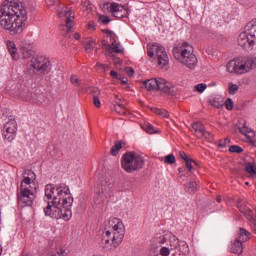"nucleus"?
Masks as SVG:
<instances>
[{
    "instance_id": "nucleus-1",
    "label": "nucleus",
    "mask_w": 256,
    "mask_h": 256,
    "mask_svg": "<svg viewBox=\"0 0 256 256\" xmlns=\"http://www.w3.org/2000/svg\"><path fill=\"white\" fill-rule=\"evenodd\" d=\"M44 199L48 201L46 206H44V214L46 217H51V219H63L64 221H69L71 217H73V212L71 211L73 198L71 197L69 187L65 186V184L59 186L47 184L45 186ZM50 199H52V202H49Z\"/></svg>"
},
{
    "instance_id": "nucleus-2",
    "label": "nucleus",
    "mask_w": 256,
    "mask_h": 256,
    "mask_svg": "<svg viewBox=\"0 0 256 256\" xmlns=\"http://www.w3.org/2000/svg\"><path fill=\"white\" fill-rule=\"evenodd\" d=\"M27 21V9L19 0H6L0 8V25L11 35L23 33V25Z\"/></svg>"
},
{
    "instance_id": "nucleus-3",
    "label": "nucleus",
    "mask_w": 256,
    "mask_h": 256,
    "mask_svg": "<svg viewBox=\"0 0 256 256\" xmlns=\"http://www.w3.org/2000/svg\"><path fill=\"white\" fill-rule=\"evenodd\" d=\"M125 238V224L119 218H110L100 239L103 249H117Z\"/></svg>"
},
{
    "instance_id": "nucleus-4",
    "label": "nucleus",
    "mask_w": 256,
    "mask_h": 256,
    "mask_svg": "<svg viewBox=\"0 0 256 256\" xmlns=\"http://www.w3.org/2000/svg\"><path fill=\"white\" fill-rule=\"evenodd\" d=\"M20 189L17 193L18 204L21 207H31L37 193V175L32 170H24L22 174Z\"/></svg>"
},
{
    "instance_id": "nucleus-5",
    "label": "nucleus",
    "mask_w": 256,
    "mask_h": 256,
    "mask_svg": "<svg viewBox=\"0 0 256 256\" xmlns=\"http://www.w3.org/2000/svg\"><path fill=\"white\" fill-rule=\"evenodd\" d=\"M173 56L176 61L185 65L188 69H195L197 67V56L193 53V46L184 42L173 48Z\"/></svg>"
},
{
    "instance_id": "nucleus-6",
    "label": "nucleus",
    "mask_w": 256,
    "mask_h": 256,
    "mask_svg": "<svg viewBox=\"0 0 256 256\" xmlns=\"http://www.w3.org/2000/svg\"><path fill=\"white\" fill-rule=\"evenodd\" d=\"M226 68L228 73L245 75V73H249L251 69L256 68V58H234L227 63Z\"/></svg>"
},
{
    "instance_id": "nucleus-7",
    "label": "nucleus",
    "mask_w": 256,
    "mask_h": 256,
    "mask_svg": "<svg viewBox=\"0 0 256 256\" xmlns=\"http://www.w3.org/2000/svg\"><path fill=\"white\" fill-rule=\"evenodd\" d=\"M238 45L242 49L256 51V18L248 22L245 31L239 34Z\"/></svg>"
},
{
    "instance_id": "nucleus-8",
    "label": "nucleus",
    "mask_w": 256,
    "mask_h": 256,
    "mask_svg": "<svg viewBox=\"0 0 256 256\" xmlns=\"http://www.w3.org/2000/svg\"><path fill=\"white\" fill-rule=\"evenodd\" d=\"M121 165L126 173H135L145 167V158L135 152H126L122 156Z\"/></svg>"
},
{
    "instance_id": "nucleus-9",
    "label": "nucleus",
    "mask_w": 256,
    "mask_h": 256,
    "mask_svg": "<svg viewBox=\"0 0 256 256\" xmlns=\"http://www.w3.org/2000/svg\"><path fill=\"white\" fill-rule=\"evenodd\" d=\"M147 54L148 57H155L159 67L169 65V55H167V51L162 45L152 44L148 46Z\"/></svg>"
},
{
    "instance_id": "nucleus-10",
    "label": "nucleus",
    "mask_w": 256,
    "mask_h": 256,
    "mask_svg": "<svg viewBox=\"0 0 256 256\" xmlns=\"http://www.w3.org/2000/svg\"><path fill=\"white\" fill-rule=\"evenodd\" d=\"M102 9L106 13H111V15L117 19H123L129 15L127 8L117 2H105L102 5Z\"/></svg>"
},
{
    "instance_id": "nucleus-11",
    "label": "nucleus",
    "mask_w": 256,
    "mask_h": 256,
    "mask_svg": "<svg viewBox=\"0 0 256 256\" xmlns=\"http://www.w3.org/2000/svg\"><path fill=\"white\" fill-rule=\"evenodd\" d=\"M30 65L33 69L39 71V73H47L51 69V60L46 56H36L31 59Z\"/></svg>"
},
{
    "instance_id": "nucleus-12",
    "label": "nucleus",
    "mask_w": 256,
    "mask_h": 256,
    "mask_svg": "<svg viewBox=\"0 0 256 256\" xmlns=\"http://www.w3.org/2000/svg\"><path fill=\"white\" fill-rule=\"evenodd\" d=\"M2 137L11 143L17 137V121L15 118H11L3 127Z\"/></svg>"
},
{
    "instance_id": "nucleus-13",
    "label": "nucleus",
    "mask_w": 256,
    "mask_h": 256,
    "mask_svg": "<svg viewBox=\"0 0 256 256\" xmlns=\"http://www.w3.org/2000/svg\"><path fill=\"white\" fill-rule=\"evenodd\" d=\"M156 91H161L162 93H165V95H170L171 97L177 95V88L175 85L163 78H158V86Z\"/></svg>"
},
{
    "instance_id": "nucleus-14",
    "label": "nucleus",
    "mask_w": 256,
    "mask_h": 256,
    "mask_svg": "<svg viewBox=\"0 0 256 256\" xmlns=\"http://www.w3.org/2000/svg\"><path fill=\"white\" fill-rule=\"evenodd\" d=\"M65 17V25L67 31L62 32L63 37H67V33H71L73 31V21L75 20V15L71 10H64L63 12H58V17Z\"/></svg>"
},
{
    "instance_id": "nucleus-15",
    "label": "nucleus",
    "mask_w": 256,
    "mask_h": 256,
    "mask_svg": "<svg viewBox=\"0 0 256 256\" xmlns=\"http://www.w3.org/2000/svg\"><path fill=\"white\" fill-rule=\"evenodd\" d=\"M20 97L23 99V101H30L31 103H37L40 105H43L45 102L43 98H41L43 95L33 93L27 88L20 91Z\"/></svg>"
},
{
    "instance_id": "nucleus-16",
    "label": "nucleus",
    "mask_w": 256,
    "mask_h": 256,
    "mask_svg": "<svg viewBox=\"0 0 256 256\" xmlns=\"http://www.w3.org/2000/svg\"><path fill=\"white\" fill-rule=\"evenodd\" d=\"M95 193L100 199H107L111 195V182H98Z\"/></svg>"
},
{
    "instance_id": "nucleus-17",
    "label": "nucleus",
    "mask_w": 256,
    "mask_h": 256,
    "mask_svg": "<svg viewBox=\"0 0 256 256\" xmlns=\"http://www.w3.org/2000/svg\"><path fill=\"white\" fill-rule=\"evenodd\" d=\"M181 244L183 245V247H188L185 241H179V238H177V236L169 234L168 245L171 247L172 251L180 249Z\"/></svg>"
},
{
    "instance_id": "nucleus-18",
    "label": "nucleus",
    "mask_w": 256,
    "mask_h": 256,
    "mask_svg": "<svg viewBox=\"0 0 256 256\" xmlns=\"http://www.w3.org/2000/svg\"><path fill=\"white\" fill-rule=\"evenodd\" d=\"M191 128V131H194V135L197 139H203V133L205 131V125H203V123L194 122L191 124Z\"/></svg>"
},
{
    "instance_id": "nucleus-19",
    "label": "nucleus",
    "mask_w": 256,
    "mask_h": 256,
    "mask_svg": "<svg viewBox=\"0 0 256 256\" xmlns=\"http://www.w3.org/2000/svg\"><path fill=\"white\" fill-rule=\"evenodd\" d=\"M159 78H151L149 80H145L143 85L147 91H157Z\"/></svg>"
},
{
    "instance_id": "nucleus-20",
    "label": "nucleus",
    "mask_w": 256,
    "mask_h": 256,
    "mask_svg": "<svg viewBox=\"0 0 256 256\" xmlns=\"http://www.w3.org/2000/svg\"><path fill=\"white\" fill-rule=\"evenodd\" d=\"M231 251L232 253L241 255V253H243V242H241V240L239 239H236L235 241H233L231 245Z\"/></svg>"
},
{
    "instance_id": "nucleus-21",
    "label": "nucleus",
    "mask_w": 256,
    "mask_h": 256,
    "mask_svg": "<svg viewBox=\"0 0 256 256\" xmlns=\"http://www.w3.org/2000/svg\"><path fill=\"white\" fill-rule=\"evenodd\" d=\"M238 235H239L238 240L241 241V243L243 242L245 243L249 241V239H251V233L245 230V228H240Z\"/></svg>"
},
{
    "instance_id": "nucleus-22",
    "label": "nucleus",
    "mask_w": 256,
    "mask_h": 256,
    "mask_svg": "<svg viewBox=\"0 0 256 256\" xmlns=\"http://www.w3.org/2000/svg\"><path fill=\"white\" fill-rule=\"evenodd\" d=\"M109 48V55H113V53H123L124 49L121 46V43L112 42Z\"/></svg>"
},
{
    "instance_id": "nucleus-23",
    "label": "nucleus",
    "mask_w": 256,
    "mask_h": 256,
    "mask_svg": "<svg viewBox=\"0 0 256 256\" xmlns=\"http://www.w3.org/2000/svg\"><path fill=\"white\" fill-rule=\"evenodd\" d=\"M8 51L10 55H12V58L14 61H17L19 59V54H17V47H15V43L8 42L7 43Z\"/></svg>"
},
{
    "instance_id": "nucleus-24",
    "label": "nucleus",
    "mask_w": 256,
    "mask_h": 256,
    "mask_svg": "<svg viewBox=\"0 0 256 256\" xmlns=\"http://www.w3.org/2000/svg\"><path fill=\"white\" fill-rule=\"evenodd\" d=\"M123 145H125V143L115 142L114 146L110 150L111 155H113L114 157H116V155H119V151L123 149Z\"/></svg>"
},
{
    "instance_id": "nucleus-25",
    "label": "nucleus",
    "mask_w": 256,
    "mask_h": 256,
    "mask_svg": "<svg viewBox=\"0 0 256 256\" xmlns=\"http://www.w3.org/2000/svg\"><path fill=\"white\" fill-rule=\"evenodd\" d=\"M114 109L116 113H119V115H127V110H125V106L119 102H115Z\"/></svg>"
},
{
    "instance_id": "nucleus-26",
    "label": "nucleus",
    "mask_w": 256,
    "mask_h": 256,
    "mask_svg": "<svg viewBox=\"0 0 256 256\" xmlns=\"http://www.w3.org/2000/svg\"><path fill=\"white\" fill-rule=\"evenodd\" d=\"M243 215L246 217V219L249 220L250 223H255V213L250 208L246 209L244 211Z\"/></svg>"
},
{
    "instance_id": "nucleus-27",
    "label": "nucleus",
    "mask_w": 256,
    "mask_h": 256,
    "mask_svg": "<svg viewBox=\"0 0 256 256\" xmlns=\"http://www.w3.org/2000/svg\"><path fill=\"white\" fill-rule=\"evenodd\" d=\"M185 190L187 191V193H195L197 191V183L196 182L187 183Z\"/></svg>"
},
{
    "instance_id": "nucleus-28",
    "label": "nucleus",
    "mask_w": 256,
    "mask_h": 256,
    "mask_svg": "<svg viewBox=\"0 0 256 256\" xmlns=\"http://www.w3.org/2000/svg\"><path fill=\"white\" fill-rule=\"evenodd\" d=\"M176 161H177V159L175 158V155H173V154H169L164 157V163H166L167 165H175Z\"/></svg>"
},
{
    "instance_id": "nucleus-29",
    "label": "nucleus",
    "mask_w": 256,
    "mask_h": 256,
    "mask_svg": "<svg viewBox=\"0 0 256 256\" xmlns=\"http://www.w3.org/2000/svg\"><path fill=\"white\" fill-rule=\"evenodd\" d=\"M239 91V85L233 84V82H230L228 84V92L230 95H235Z\"/></svg>"
},
{
    "instance_id": "nucleus-30",
    "label": "nucleus",
    "mask_w": 256,
    "mask_h": 256,
    "mask_svg": "<svg viewBox=\"0 0 256 256\" xmlns=\"http://www.w3.org/2000/svg\"><path fill=\"white\" fill-rule=\"evenodd\" d=\"M239 131H240V133H242V135H245L246 139H248L249 135H251V133H253V131H251L246 125L239 127Z\"/></svg>"
},
{
    "instance_id": "nucleus-31",
    "label": "nucleus",
    "mask_w": 256,
    "mask_h": 256,
    "mask_svg": "<svg viewBox=\"0 0 256 256\" xmlns=\"http://www.w3.org/2000/svg\"><path fill=\"white\" fill-rule=\"evenodd\" d=\"M22 56L23 59H31V57H33V50L22 48Z\"/></svg>"
},
{
    "instance_id": "nucleus-32",
    "label": "nucleus",
    "mask_w": 256,
    "mask_h": 256,
    "mask_svg": "<svg viewBox=\"0 0 256 256\" xmlns=\"http://www.w3.org/2000/svg\"><path fill=\"white\" fill-rule=\"evenodd\" d=\"M156 115H159L160 117L168 118L169 117V112L166 109H155Z\"/></svg>"
},
{
    "instance_id": "nucleus-33",
    "label": "nucleus",
    "mask_w": 256,
    "mask_h": 256,
    "mask_svg": "<svg viewBox=\"0 0 256 256\" xmlns=\"http://www.w3.org/2000/svg\"><path fill=\"white\" fill-rule=\"evenodd\" d=\"M186 164V168L188 169V171H193V164L196 165V167L198 166L197 162L193 159V158H190V160H187L185 162Z\"/></svg>"
},
{
    "instance_id": "nucleus-34",
    "label": "nucleus",
    "mask_w": 256,
    "mask_h": 256,
    "mask_svg": "<svg viewBox=\"0 0 256 256\" xmlns=\"http://www.w3.org/2000/svg\"><path fill=\"white\" fill-rule=\"evenodd\" d=\"M143 129L146 133H150V135H153V133H155V127H153V125L149 123L144 124Z\"/></svg>"
},
{
    "instance_id": "nucleus-35",
    "label": "nucleus",
    "mask_w": 256,
    "mask_h": 256,
    "mask_svg": "<svg viewBox=\"0 0 256 256\" xmlns=\"http://www.w3.org/2000/svg\"><path fill=\"white\" fill-rule=\"evenodd\" d=\"M99 22L102 23V25H109V23H111V19L109 18V16L100 15Z\"/></svg>"
},
{
    "instance_id": "nucleus-36",
    "label": "nucleus",
    "mask_w": 256,
    "mask_h": 256,
    "mask_svg": "<svg viewBox=\"0 0 256 256\" xmlns=\"http://www.w3.org/2000/svg\"><path fill=\"white\" fill-rule=\"evenodd\" d=\"M245 169L249 173V175H256V169H255V166H253V164L251 163L246 164Z\"/></svg>"
},
{
    "instance_id": "nucleus-37",
    "label": "nucleus",
    "mask_w": 256,
    "mask_h": 256,
    "mask_svg": "<svg viewBox=\"0 0 256 256\" xmlns=\"http://www.w3.org/2000/svg\"><path fill=\"white\" fill-rule=\"evenodd\" d=\"M70 81L72 85H75V87H81V80L77 76H71Z\"/></svg>"
},
{
    "instance_id": "nucleus-38",
    "label": "nucleus",
    "mask_w": 256,
    "mask_h": 256,
    "mask_svg": "<svg viewBox=\"0 0 256 256\" xmlns=\"http://www.w3.org/2000/svg\"><path fill=\"white\" fill-rule=\"evenodd\" d=\"M229 151L230 153H243V149L241 148V146H237V145L230 146Z\"/></svg>"
},
{
    "instance_id": "nucleus-39",
    "label": "nucleus",
    "mask_w": 256,
    "mask_h": 256,
    "mask_svg": "<svg viewBox=\"0 0 256 256\" xmlns=\"http://www.w3.org/2000/svg\"><path fill=\"white\" fill-rule=\"evenodd\" d=\"M202 137H204V139H206L208 143H212L213 141V134H211V132H208L207 130H204Z\"/></svg>"
},
{
    "instance_id": "nucleus-40",
    "label": "nucleus",
    "mask_w": 256,
    "mask_h": 256,
    "mask_svg": "<svg viewBox=\"0 0 256 256\" xmlns=\"http://www.w3.org/2000/svg\"><path fill=\"white\" fill-rule=\"evenodd\" d=\"M178 172H179V179H181L182 177H187V175H189V173L187 172V168H185V166L178 168Z\"/></svg>"
},
{
    "instance_id": "nucleus-41",
    "label": "nucleus",
    "mask_w": 256,
    "mask_h": 256,
    "mask_svg": "<svg viewBox=\"0 0 256 256\" xmlns=\"http://www.w3.org/2000/svg\"><path fill=\"white\" fill-rule=\"evenodd\" d=\"M195 89L196 91H198V93H203V91L207 89V84H204V83L197 84L195 86Z\"/></svg>"
},
{
    "instance_id": "nucleus-42",
    "label": "nucleus",
    "mask_w": 256,
    "mask_h": 256,
    "mask_svg": "<svg viewBox=\"0 0 256 256\" xmlns=\"http://www.w3.org/2000/svg\"><path fill=\"white\" fill-rule=\"evenodd\" d=\"M85 49H86V51H91V50L95 49V42H94V40H89L86 43Z\"/></svg>"
},
{
    "instance_id": "nucleus-43",
    "label": "nucleus",
    "mask_w": 256,
    "mask_h": 256,
    "mask_svg": "<svg viewBox=\"0 0 256 256\" xmlns=\"http://www.w3.org/2000/svg\"><path fill=\"white\" fill-rule=\"evenodd\" d=\"M225 105L228 111H233V100L231 98L226 99Z\"/></svg>"
},
{
    "instance_id": "nucleus-44",
    "label": "nucleus",
    "mask_w": 256,
    "mask_h": 256,
    "mask_svg": "<svg viewBox=\"0 0 256 256\" xmlns=\"http://www.w3.org/2000/svg\"><path fill=\"white\" fill-rule=\"evenodd\" d=\"M167 241H169V234L162 235L158 238V243L161 245L167 243Z\"/></svg>"
},
{
    "instance_id": "nucleus-45",
    "label": "nucleus",
    "mask_w": 256,
    "mask_h": 256,
    "mask_svg": "<svg viewBox=\"0 0 256 256\" xmlns=\"http://www.w3.org/2000/svg\"><path fill=\"white\" fill-rule=\"evenodd\" d=\"M210 104L212 105V107H215L216 109H221V107H223V103L217 101L216 99L211 100Z\"/></svg>"
},
{
    "instance_id": "nucleus-46",
    "label": "nucleus",
    "mask_w": 256,
    "mask_h": 256,
    "mask_svg": "<svg viewBox=\"0 0 256 256\" xmlns=\"http://www.w3.org/2000/svg\"><path fill=\"white\" fill-rule=\"evenodd\" d=\"M251 135L248 136L247 141L248 143H250V145H252L253 147H256V141L253 140V137H255V132H250Z\"/></svg>"
},
{
    "instance_id": "nucleus-47",
    "label": "nucleus",
    "mask_w": 256,
    "mask_h": 256,
    "mask_svg": "<svg viewBox=\"0 0 256 256\" xmlns=\"http://www.w3.org/2000/svg\"><path fill=\"white\" fill-rule=\"evenodd\" d=\"M160 255H162V256H169V255H171V249H169L168 247H162L160 249Z\"/></svg>"
},
{
    "instance_id": "nucleus-48",
    "label": "nucleus",
    "mask_w": 256,
    "mask_h": 256,
    "mask_svg": "<svg viewBox=\"0 0 256 256\" xmlns=\"http://www.w3.org/2000/svg\"><path fill=\"white\" fill-rule=\"evenodd\" d=\"M229 143H231V140L229 138H225L224 140L219 141V147L223 149V147H227Z\"/></svg>"
},
{
    "instance_id": "nucleus-49",
    "label": "nucleus",
    "mask_w": 256,
    "mask_h": 256,
    "mask_svg": "<svg viewBox=\"0 0 256 256\" xmlns=\"http://www.w3.org/2000/svg\"><path fill=\"white\" fill-rule=\"evenodd\" d=\"M93 104L95 107H101V100L97 96H93Z\"/></svg>"
},
{
    "instance_id": "nucleus-50",
    "label": "nucleus",
    "mask_w": 256,
    "mask_h": 256,
    "mask_svg": "<svg viewBox=\"0 0 256 256\" xmlns=\"http://www.w3.org/2000/svg\"><path fill=\"white\" fill-rule=\"evenodd\" d=\"M179 155H180L181 159H183V161H185V162H187L191 159L187 156V154L184 151H180Z\"/></svg>"
},
{
    "instance_id": "nucleus-51",
    "label": "nucleus",
    "mask_w": 256,
    "mask_h": 256,
    "mask_svg": "<svg viewBox=\"0 0 256 256\" xmlns=\"http://www.w3.org/2000/svg\"><path fill=\"white\" fill-rule=\"evenodd\" d=\"M101 47H103L104 49H106V51L109 53V47H111V45L108 44L106 40H102V41H101Z\"/></svg>"
},
{
    "instance_id": "nucleus-52",
    "label": "nucleus",
    "mask_w": 256,
    "mask_h": 256,
    "mask_svg": "<svg viewBox=\"0 0 256 256\" xmlns=\"http://www.w3.org/2000/svg\"><path fill=\"white\" fill-rule=\"evenodd\" d=\"M126 73L129 77H133V75H135V70H133L131 67H128L126 68Z\"/></svg>"
},
{
    "instance_id": "nucleus-53",
    "label": "nucleus",
    "mask_w": 256,
    "mask_h": 256,
    "mask_svg": "<svg viewBox=\"0 0 256 256\" xmlns=\"http://www.w3.org/2000/svg\"><path fill=\"white\" fill-rule=\"evenodd\" d=\"M110 77H113V79H118L119 74L117 73V71L112 70V71H110Z\"/></svg>"
},
{
    "instance_id": "nucleus-54",
    "label": "nucleus",
    "mask_w": 256,
    "mask_h": 256,
    "mask_svg": "<svg viewBox=\"0 0 256 256\" xmlns=\"http://www.w3.org/2000/svg\"><path fill=\"white\" fill-rule=\"evenodd\" d=\"M251 229L256 234V221L251 223Z\"/></svg>"
},
{
    "instance_id": "nucleus-55",
    "label": "nucleus",
    "mask_w": 256,
    "mask_h": 256,
    "mask_svg": "<svg viewBox=\"0 0 256 256\" xmlns=\"http://www.w3.org/2000/svg\"><path fill=\"white\" fill-rule=\"evenodd\" d=\"M74 39H76V41H79V39H81V34L75 33L74 34Z\"/></svg>"
},
{
    "instance_id": "nucleus-56",
    "label": "nucleus",
    "mask_w": 256,
    "mask_h": 256,
    "mask_svg": "<svg viewBox=\"0 0 256 256\" xmlns=\"http://www.w3.org/2000/svg\"><path fill=\"white\" fill-rule=\"evenodd\" d=\"M238 209H239L240 212L245 213V209L243 208L242 205L238 204Z\"/></svg>"
},
{
    "instance_id": "nucleus-57",
    "label": "nucleus",
    "mask_w": 256,
    "mask_h": 256,
    "mask_svg": "<svg viewBox=\"0 0 256 256\" xmlns=\"http://www.w3.org/2000/svg\"><path fill=\"white\" fill-rule=\"evenodd\" d=\"M88 29H95V25L92 23L88 24Z\"/></svg>"
},
{
    "instance_id": "nucleus-58",
    "label": "nucleus",
    "mask_w": 256,
    "mask_h": 256,
    "mask_svg": "<svg viewBox=\"0 0 256 256\" xmlns=\"http://www.w3.org/2000/svg\"><path fill=\"white\" fill-rule=\"evenodd\" d=\"M96 67H101L102 69H105V65L104 64H97Z\"/></svg>"
},
{
    "instance_id": "nucleus-59",
    "label": "nucleus",
    "mask_w": 256,
    "mask_h": 256,
    "mask_svg": "<svg viewBox=\"0 0 256 256\" xmlns=\"http://www.w3.org/2000/svg\"><path fill=\"white\" fill-rule=\"evenodd\" d=\"M216 201L217 203H221V196H217Z\"/></svg>"
},
{
    "instance_id": "nucleus-60",
    "label": "nucleus",
    "mask_w": 256,
    "mask_h": 256,
    "mask_svg": "<svg viewBox=\"0 0 256 256\" xmlns=\"http://www.w3.org/2000/svg\"><path fill=\"white\" fill-rule=\"evenodd\" d=\"M121 83L122 85H127V80H122Z\"/></svg>"
},
{
    "instance_id": "nucleus-61",
    "label": "nucleus",
    "mask_w": 256,
    "mask_h": 256,
    "mask_svg": "<svg viewBox=\"0 0 256 256\" xmlns=\"http://www.w3.org/2000/svg\"><path fill=\"white\" fill-rule=\"evenodd\" d=\"M105 33H107L108 35H111V31L110 30H105Z\"/></svg>"
},
{
    "instance_id": "nucleus-62",
    "label": "nucleus",
    "mask_w": 256,
    "mask_h": 256,
    "mask_svg": "<svg viewBox=\"0 0 256 256\" xmlns=\"http://www.w3.org/2000/svg\"><path fill=\"white\" fill-rule=\"evenodd\" d=\"M115 99H119V96H118V95H115Z\"/></svg>"
},
{
    "instance_id": "nucleus-63",
    "label": "nucleus",
    "mask_w": 256,
    "mask_h": 256,
    "mask_svg": "<svg viewBox=\"0 0 256 256\" xmlns=\"http://www.w3.org/2000/svg\"><path fill=\"white\" fill-rule=\"evenodd\" d=\"M246 185H249V182H246Z\"/></svg>"
}]
</instances>
